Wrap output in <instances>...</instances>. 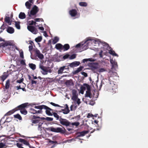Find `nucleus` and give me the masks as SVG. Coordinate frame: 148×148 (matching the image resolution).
<instances>
[{
  "label": "nucleus",
  "mask_w": 148,
  "mask_h": 148,
  "mask_svg": "<svg viewBox=\"0 0 148 148\" xmlns=\"http://www.w3.org/2000/svg\"><path fill=\"white\" fill-rule=\"evenodd\" d=\"M84 46L83 47V50L86 49L89 46H100L101 47L104 44L106 46L108 45L105 42H101L100 40L98 39H92L88 38L86 39L83 41Z\"/></svg>",
  "instance_id": "f257e3e1"
},
{
  "label": "nucleus",
  "mask_w": 148,
  "mask_h": 148,
  "mask_svg": "<svg viewBox=\"0 0 148 148\" xmlns=\"http://www.w3.org/2000/svg\"><path fill=\"white\" fill-rule=\"evenodd\" d=\"M95 59L92 58L88 59H85L83 60V63H85V62L87 61L94 62L95 61Z\"/></svg>",
  "instance_id": "cd10ccee"
},
{
  "label": "nucleus",
  "mask_w": 148,
  "mask_h": 148,
  "mask_svg": "<svg viewBox=\"0 0 148 148\" xmlns=\"http://www.w3.org/2000/svg\"><path fill=\"white\" fill-rule=\"evenodd\" d=\"M1 29H2V30H3L5 28V27L4 25V24H3L2 26L0 28Z\"/></svg>",
  "instance_id": "774afa93"
},
{
  "label": "nucleus",
  "mask_w": 148,
  "mask_h": 148,
  "mask_svg": "<svg viewBox=\"0 0 148 148\" xmlns=\"http://www.w3.org/2000/svg\"><path fill=\"white\" fill-rule=\"evenodd\" d=\"M53 115L57 119H58L59 118V116L58 115V114L56 113H53Z\"/></svg>",
  "instance_id": "4d7b16f0"
},
{
  "label": "nucleus",
  "mask_w": 148,
  "mask_h": 148,
  "mask_svg": "<svg viewBox=\"0 0 148 148\" xmlns=\"http://www.w3.org/2000/svg\"><path fill=\"white\" fill-rule=\"evenodd\" d=\"M33 117L34 119L32 121V122L33 123L36 124L38 123L39 122V121L40 119V118L39 117H37L36 118H35L34 116H33Z\"/></svg>",
  "instance_id": "bb28decb"
},
{
  "label": "nucleus",
  "mask_w": 148,
  "mask_h": 148,
  "mask_svg": "<svg viewBox=\"0 0 148 148\" xmlns=\"http://www.w3.org/2000/svg\"><path fill=\"white\" fill-rule=\"evenodd\" d=\"M75 141V138H72L71 139L67 140L65 142H68L69 143H71L72 141Z\"/></svg>",
  "instance_id": "8fccbe9b"
},
{
  "label": "nucleus",
  "mask_w": 148,
  "mask_h": 148,
  "mask_svg": "<svg viewBox=\"0 0 148 148\" xmlns=\"http://www.w3.org/2000/svg\"><path fill=\"white\" fill-rule=\"evenodd\" d=\"M28 103H25L21 104L18 107L20 110V112L22 114L26 115L27 113V111L24 108L26 107L28 105Z\"/></svg>",
  "instance_id": "423d86ee"
},
{
  "label": "nucleus",
  "mask_w": 148,
  "mask_h": 148,
  "mask_svg": "<svg viewBox=\"0 0 148 148\" xmlns=\"http://www.w3.org/2000/svg\"><path fill=\"white\" fill-rule=\"evenodd\" d=\"M70 16L74 19L78 18L79 16V14L78 13L77 11L75 9H72L69 12Z\"/></svg>",
  "instance_id": "39448f33"
},
{
  "label": "nucleus",
  "mask_w": 148,
  "mask_h": 148,
  "mask_svg": "<svg viewBox=\"0 0 148 148\" xmlns=\"http://www.w3.org/2000/svg\"><path fill=\"white\" fill-rule=\"evenodd\" d=\"M8 76L7 73H4L1 76V80L3 82L7 78Z\"/></svg>",
  "instance_id": "5701e85b"
},
{
  "label": "nucleus",
  "mask_w": 148,
  "mask_h": 148,
  "mask_svg": "<svg viewBox=\"0 0 148 148\" xmlns=\"http://www.w3.org/2000/svg\"><path fill=\"white\" fill-rule=\"evenodd\" d=\"M38 11V8L36 6H34L30 11V13L29 14V16L30 17L31 15H34Z\"/></svg>",
  "instance_id": "9d476101"
},
{
  "label": "nucleus",
  "mask_w": 148,
  "mask_h": 148,
  "mask_svg": "<svg viewBox=\"0 0 148 148\" xmlns=\"http://www.w3.org/2000/svg\"><path fill=\"white\" fill-rule=\"evenodd\" d=\"M25 84L23 83H22V86L21 89L23 91H26V90L25 88Z\"/></svg>",
  "instance_id": "de8ad7c7"
},
{
  "label": "nucleus",
  "mask_w": 148,
  "mask_h": 148,
  "mask_svg": "<svg viewBox=\"0 0 148 148\" xmlns=\"http://www.w3.org/2000/svg\"><path fill=\"white\" fill-rule=\"evenodd\" d=\"M81 74L82 75H84L85 77H86L87 76V74L84 72H82Z\"/></svg>",
  "instance_id": "680f3d73"
},
{
  "label": "nucleus",
  "mask_w": 148,
  "mask_h": 148,
  "mask_svg": "<svg viewBox=\"0 0 148 148\" xmlns=\"http://www.w3.org/2000/svg\"><path fill=\"white\" fill-rule=\"evenodd\" d=\"M65 84L66 86L69 87L73 85V82L71 80L67 81Z\"/></svg>",
  "instance_id": "b1692460"
},
{
  "label": "nucleus",
  "mask_w": 148,
  "mask_h": 148,
  "mask_svg": "<svg viewBox=\"0 0 148 148\" xmlns=\"http://www.w3.org/2000/svg\"><path fill=\"white\" fill-rule=\"evenodd\" d=\"M29 66L33 70H35L36 68V65L32 63L29 64Z\"/></svg>",
  "instance_id": "4c0bfd02"
},
{
  "label": "nucleus",
  "mask_w": 148,
  "mask_h": 148,
  "mask_svg": "<svg viewBox=\"0 0 148 148\" xmlns=\"http://www.w3.org/2000/svg\"><path fill=\"white\" fill-rule=\"evenodd\" d=\"M19 17L21 19H24L25 18V15L24 13L21 12L19 14Z\"/></svg>",
  "instance_id": "2f4dec72"
},
{
  "label": "nucleus",
  "mask_w": 148,
  "mask_h": 148,
  "mask_svg": "<svg viewBox=\"0 0 148 148\" xmlns=\"http://www.w3.org/2000/svg\"><path fill=\"white\" fill-rule=\"evenodd\" d=\"M5 21L9 25H11L12 21L9 17H6L5 18Z\"/></svg>",
  "instance_id": "c85d7f7f"
},
{
  "label": "nucleus",
  "mask_w": 148,
  "mask_h": 148,
  "mask_svg": "<svg viewBox=\"0 0 148 148\" xmlns=\"http://www.w3.org/2000/svg\"><path fill=\"white\" fill-rule=\"evenodd\" d=\"M28 23L29 25H32L34 23H35V24L36 23V22H34L33 21H28Z\"/></svg>",
  "instance_id": "864d4df0"
},
{
  "label": "nucleus",
  "mask_w": 148,
  "mask_h": 148,
  "mask_svg": "<svg viewBox=\"0 0 148 148\" xmlns=\"http://www.w3.org/2000/svg\"><path fill=\"white\" fill-rule=\"evenodd\" d=\"M88 66L91 69L94 71L97 68V65L94 63H90L88 64Z\"/></svg>",
  "instance_id": "4468645a"
},
{
  "label": "nucleus",
  "mask_w": 148,
  "mask_h": 148,
  "mask_svg": "<svg viewBox=\"0 0 148 148\" xmlns=\"http://www.w3.org/2000/svg\"><path fill=\"white\" fill-rule=\"evenodd\" d=\"M35 21L36 22H38L40 21H42L43 20L42 18H36L35 19Z\"/></svg>",
  "instance_id": "603ef678"
},
{
  "label": "nucleus",
  "mask_w": 148,
  "mask_h": 148,
  "mask_svg": "<svg viewBox=\"0 0 148 148\" xmlns=\"http://www.w3.org/2000/svg\"><path fill=\"white\" fill-rule=\"evenodd\" d=\"M60 123L63 125L67 126L69 125V122L65 119H60Z\"/></svg>",
  "instance_id": "2eb2a0df"
},
{
  "label": "nucleus",
  "mask_w": 148,
  "mask_h": 148,
  "mask_svg": "<svg viewBox=\"0 0 148 148\" xmlns=\"http://www.w3.org/2000/svg\"><path fill=\"white\" fill-rule=\"evenodd\" d=\"M75 118L76 119L77 121H78L80 119V116L79 115L75 117Z\"/></svg>",
  "instance_id": "0e129e2a"
},
{
  "label": "nucleus",
  "mask_w": 148,
  "mask_h": 148,
  "mask_svg": "<svg viewBox=\"0 0 148 148\" xmlns=\"http://www.w3.org/2000/svg\"><path fill=\"white\" fill-rule=\"evenodd\" d=\"M69 45L68 44H65L64 46H63V48L64 49V51L68 50L69 48Z\"/></svg>",
  "instance_id": "a19ab883"
},
{
  "label": "nucleus",
  "mask_w": 148,
  "mask_h": 148,
  "mask_svg": "<svg viewBox=\"0 0 148 148\" xmlns=\"http://www.w3.org/2000/svg\"><path fill=\"white\" fill-rule=\"evenodd\" d=\"M84 46V44L83 41H82V42L76 45L74 47L76 48H79L81 46Z\"/></svg>",
  "instance_id": "72a5a7b5"
},
{
  "label": "nucleus",
  "mask_w": 148,
  "mask_h": 148,
  "mask_svg": "<svg viewBox=\"0 0 148 148\" xmlns=\"http://www.w3.org/2000/svg\"><path fill=\"white\" fill-rule=\"evenodd\" d=\"M12 120V119L11 118H7V119L5 121L6 122H9L10 121H11Z\"/></svg>",
  "instance_id": "338daca9"
},
{
  "label": "nucleus",
  "mask_w": 148,
  "mask_h": 148,
  "mask_svg": "<svg viewBox=\"0 0 148 148\" xmlns=\"http://www.w3.org/2000/svg\"><path fill=\"white\" fill-rule=\"evenodd\" d=\"M14 116L15 118H17L19 120H21L22 119V118L19 114H17L16 115H14Z\"/></svg>",
  "instance_id": "a18cd8bd"
},
{
  "label": "nucleus",
  "mask_w": 148,
  "mask_h": 148,
  "mask_svg": "<svg viewBox=\"0 0 148 148\" xmlns=\"http://www.w3.org/2000/svg\"><path fill=\"white\" fill-rule=\"evenodd\" d=\"M88 131H83L82 132L78 133L77 134V137H80L81 136H84L86 134H87Z\"/></svg>",
  "instance_id": "a211bd4d"
},
{
  "label": "nucleus",
  "mask_w": 148,
  "mask_h": 148,
  "mask_svg": "<svg viewBox=\"0 0 148 148\" xmlns=\"http://www.w3.org/2000/svg\"><path fill=\"white\" fill-rule=\"evenodd\" d=\"M46 119L48 121H51L53 120V119L51 117H47Z\"/></svg>",
  "instance_id": "052dcab7"
},
{
  "label": "nucleus",
  "mask_w": 148,
  "mask_h": 148,
  "mask_svg": "<svg viewBox=\"0 0 148 148\" xmlns=\"http://www.w3.org/2000/svg\"><path fill=\"white\" fill-rule=\"evenodd\" d=\"M79 123L78 122H73L72 123H71V125H75L76 126H77L78 125H79Z\"/></svg>",
  "instance_id": "09e8293b"
},
{
  "label": "nucleus",
  "mask_w": 148,
  "mask_h": 148,
  "mask_svg": "<svg viewBox=\"0 0 148 148\" xmlns=\"http://www.w3.org/2000/svg\"><path fill=\"white\" fill-rule=\"evenodd\" d=\"M110 62L112 65V68H115L117 67V63L115 60L111 59Z\"/></svg>",
  "instance_id": "f3484780"
},
{
  "label": "nucleus",
  "mask_w": 148,
  "mask_h": 148,
  "mask_svg": "<svg viewBox=\"0 0 148 148\" xmlns=\"http://www.w3.org/2000/svg\"><path fill=\"white\" fill-rule=\"evenodd\" d=\"M14 44V41L12 40L4 41L0 44V48L4 49L5 47L8 46H12Z\"/></svg>",
  "instance_id": "20e7f679"
},
{
  "label": "nucleus",
  "mask_w": 148,
  "mask_h": 148,
  "mask_svg": "<svg viewBox=\"0 0 148 148\" xmlns=\"http://www.w3.org/2000/svg\"><path fill=\"white\" fill-rule=\"evenodd\" d=\"M7 31L9 33L12 34L14 33V30L12 27H8L7 29Z\"/></svg>",
  "instance_id": "6ab92c4d"
},
{
  "label": "nucleus",
  "mask_w": 148,
  "mask_h": 148,
  "mask_svg": "<svg viewBox=\"0 0 148 148\" xmlns=\"http://www.w3.org/2000/svg\"><path fill=\"white\" fill-rule=\"evenodd\" d=\"M10 86V80H7L6 83L5 88L6 89L9 88Z\"/></svg>",
  "instance_id": "79ce46f5"
},
{
  "label": "nucleus",
  "mask_w": 148,
  "mask_h": 148,
  "mask_svg": "<svg viewBox=\"0 0 148 148\" xmlns=\"http://www.w3.org/2000/svg\"><path fill=\"white\" fill-rule=\"evenodd\" d=\"M32 4L29 1H27L25 3V5L27 9H30Z\"/></svg>",
  "instance_id": "473e14b6"
},
{
  "label": "nucleus",
  "mask_w": 148,
  "mask_h": 148,
  "mask_svg": "<svg viewBox=\"0 0 148 148\" xmlns=\"http://www.w3.org/2000/svg\"><path fill=\"white\" fill-rule=\"evenodd\" d=\"M90 86L88 84H85L83 86H82L80 87V89L83 90L84 91L85 90H87L88 88H89Z\"/></svg>",
  "instance_id": "a878e982"
},
{
  "label": "nucleus",
  "mask_w": 148,
  "mask_h": 148,
  "mask_svg": "<svg viewBox=\"0 0 148 148\" xmlns=\"http://www.w3.org/2000/svg\"><path fill=\"white\" fill-rule=\"evenodd\" d=\"M30 112L32 114H35L37 113H40L41 111L40 110H35L33 108H31L30 109Z\"/></svg>",
  "instance_id": "aec40b11"
},
{
  "label": "nucleus",
  "mask_w": 148,
  "mask_h": 148,
  "mask_svg": "<svg viewBox=\"0 0 148 148\" xmlns=\"http://www.w3.org/2000/svg\"><path fill=\"white\" fill-rule=\"evenodd\" d=\"M50 104L52 105H53V106H57V107H60V106L57 104H55L53 103V102H51L50 103Z\"/></svg>",
  "instance_id": "6e6d98bb"
},
{
  "label": "nucleus",
  "mask_w": 148,
  "mask_h": 148,
  "mask_svg": "<svg viewBox=\"0 0 148 148\" xmlns=\"http://www.w3.org/2000/svg\"><path fill=\"white\" fill-rule=\"evenodd\" d=\"M19 141L20 142L23 143L25 145L29 146V143L27 141L25 140L20 138L19 139ZM29 147H30V146H29Z\"/></svg>",
  "instance_id": "393cba45"
},
{
  "label": "nucleus",
  "mask_w": 148,
  "mask_h": 148,
  "mask_svg": "<svg viewBox=\"0 0 148 148\" xmlns=\"http://www.w3.org/2000/svg\"><path fill=\"white\" fill-rule=\"evenodd\" d=\"M17 108L12 110H11L10 111L8 112L5 115H9L14 113L17 110Z\"/></svg>",
  "instance_id": "7c9ffc66"
},
{
  "label": "nucleus",
  "mask_w": 148,
  "mask_h": 148,
  "mask_svg": "<svg viewBox=\"0 0 148 148\" xmlns=\"http://www.w3.org/2000/svg\"><path fill=\"white\" fill-rule=\"evenodd\" d=\"M76 56L75 54H73L69 56V59L71 60L74 59L76 58Z\"/></svg>",
  "instance_id": "49530a36"
},
{
  "label": "nucleus",
  "mask_w": 148,
  "mask_h": 148,
  "mask_svg": "<svg viewBox=\"0 0 148 148\" xmlns=\"http://www.w3.org/2000/svg\"><path fill=\"white\" fill-rule=\"evenodd\" d=\"M41 69L40 72L43 75H47L48 73H51L52 70L49 67L44 66L40 64V68Z\"/></svg>",
  "instance_id": "f03ea898"
},
{
  "label": "nucleus",
  "mask_w": 148,
  "mask_h": 148,
  "mask_svg": "<svg viewBox=\"0 0 148 148\" xmlns=\"http://www.w3.org/2000/svg\"><path fill=\"white\" fill-rule=\"evenodd\" d=\"M55 47L56 49H62L63 48V46L60 43L56 44Z\"/></svg>",
  "instance_id": "f704fd0d"
},
{
  "label": "nucleus",
  "mask_w": 148,
  "mask_h": 148,
  "mask_svg": "<svg viewBox=\"0 0 148 148\" xmlns=\"http://www.w3.org/2000/svg\"><path fill=\"white\" fill-rule=\"evenodd\" d=\"M80 62L78 61H75L69 64V66L71 67H73L79 66L80 64Z\"/></svg>",
  "instance_id": "dca6fc26"
},
{
  "label": "nucleus",
  "mask_w": 148,
  "mask_h": 148,
  "mask_svg": "<svg viewBox=\"0 0 148 148\" xmlns=\"http://www.w3.org/2000/svg\"><path fill=\"white\" fill-rule=\"evenodd\" d=\"M59 40V38L57 37H55L53 39V42L55 44Z\"/></svg>",
  "instance_id": "e433bc0d"
},
{
  "label": "nucleus",
  "mask_w": 148,
  "mask_h": 148,
  "mask_svg": "<svg viewBox=\"0 0 148 148\" xmlns=\"http://www.w3.org/2000/svg\"><path fill=\"white\" fill-rule=\"evenodd\" d=\"M65 67V66H63L60 68L58 72V74H62L63 73Z\"/></svg>",
  "instance_id": "c756f323"
},
{
  "label": "nucleus",
  "mask_w": 148,
  "mask_h": 148,
  "mask_svg": "<svg viewBox=\"0 0 148 148\" xmlns=\"http://www.w3.org/2000/svg\"><path fill=\"white\" fill-rule=\"evenodd\" d=\"M106 44L108 45V46H106V45H104V44L102 46L104 47L105 48L106 47L108 48L107 49H108V52L110 54L114 56H116L117 57H118V55L115 53L114 51L110 47H109L108 45L106 43Z\"/></svg>",
  "instance_id": "1a4fd4ad"
},
{
  "label": "nucleus",
  "mask_w": 148,
  "mask_h": 148,
  "mask_svg": "<svg viewBox=\"0 0 148 148\" xmlns=\"http://www.w3.org/2000/svg\"><path fill=\"white\" fill-rule=\"evenodd\" d=\"M83 68V67L82 66H80L79 68H78L76 70L73 71L72 73L74 75L76 74L81 71Z\"/></svg>",
  "instance_id": "4be33fe9"
},
{
  "label": "nucleus",
  "mask_w": 148,
  "mask_h": 148,
  "mask_svg": "<svg viewBox=\"0 0 148 148\" xmlns=\"http://www.w3.org/2000/svg\"><path fill=\"white\" fill-rule=\"evenodd\" d=\"M98 71L100 73H103L106 71V70L103 68H100L98 70Z\"/></svg>",
  "instance_id": "37998d69"
},
{
  "label": "nucleus",
  "mask_w": 148,
  "mask_h": 148,
  "mask_svg": "<svg viewBox=\"0 0 148 148\" xmlns=\"http://www.w3.org/2000/svg\"><path fill=\"white\" fill-rule=\"evenodd\" d=\"M109 73L111 75V76H113V75H112V73H113L114 75H116V73H113L112 71H110L109 72Z\"/></svg>",
  "instance_id": "e2e57ef3"
},
{
  "label": "nucleus",
  "mask_w": 148,
  "mask_h": 148,
  "mask_svg": "<svg viewBox=\"0 0 148 148\" xmlns=\"http://www.w3.org/2000/svg\"><path fill=\"white\" fill-rule=\"evenodd\" d=\"M50 130L52 132H60L61 133H64L65 132V130L64 128L60 127L54 128L52 127L50 128Z\"/></svg>",
  "instance_id": "6e6552de"
},
{
  "label": "nucleus",
  "mask_w": 148,
  "mask_h": 148,
  "mask_svg": "<svg viewBox=\"0 0 148 148\" xmlns=\"http://www.w3.org/2000/svg\"><path fill=\"white\" fill-rule=\"evenodd\" d=\"M78 94L77 91L75 90H73L72 91V95L71 99L73 100H75L78 97Z\"/></svg>",
  "instance_id": "f8f14e48"
},
{
  "label": "nucleus",
  "mask_w": 148,
  "mask_h": 148,
  "mask_svg": "<svg viewBox=\"0 0 148 148\" xmlns=\"http://www.w3.org/2000/svg\"><path fill=\"white\" fill-rule=\"evenodd\" d=\"M79 5L81 6L86 7L87 5V3L86 2H81L79 3Z\"/></svg>",
  "instance_id": "c9c22d12"
},
{
  "label": "nucleus",
  "mask_w": 148,
  "mask_h": 148,
  "mask_svg": "<svg viewBox=\"0 0 148 148\" xmlns=\"http://www.w3.org/2000/svg\"><path fill=\"white\" fill-rule=\"evenodd\" d=\"M20 56L21 58H23L24 57L23 52L22 51L20 52Z\"/></svg>",
  "instance_id": "bf43d9fd"
},
{
  "label": "nucleus",
  "mask_w": 148,
  "mask_h": 148,
  "mask_svg": "<svg viewBox=\"0 0 148 148\" xmlns=\"http://www.w3.org/2000/svg\"><path fill=\"white\" fill-rule=\"evenodd\" d=\"M86 97H89L90 98H91L92 97L94 98H96V96H95V94H94V95H92L91 94L90 92V87H89V88H88L87 89V91H86Z\"/></svg>",
  "instance_id": "ddd939ff"
},
{
  "label": "nucleus",
  "mask_w": 148,
  "mask_h": 148,
  "mask_svg": "<svg viewBox=\"0 0 148 148\" xmlns=\"http://www.w3.org/2000/svg\"><path fill=\"white\" fill-rule=\"evenodd\" d=\"M5 144L2 143H0V148H2L5 146Z\"/></svg>",
  "instance_id": "69168bd1"
},
{
  "label": "nucleus",
  "mask_w": 148,
  "mask_h": 148,
  "mask_svg": "<svg viewBox=\"0 0 148 148\" xmlns=\"http://www.w3.org/2000/svg\"><path fill=\"white\" fill-rule=\"evenodd\" d=\"M42 40V37L41 36H39L35 39V40L36 42H39Z\"/></svg>",
  "instance_id": "ea45409f"
},
{
  "label": "nucleus",
  "mask_w": 148,
  "mask_h": 148,
  "mask_svg": "<svg viewBox=\"0 0 148 148\" xmlns=\"http://www.w3.org/2000/svg\"><path fill=\"white\" fill-rule=\"evenodd\" d=\"M22 86V83H21L20 85L17 86L16 87L17 90H18L19 89H21Z\"/></svg>",
  "instance_id": "3c124183"
},
{
  "label": "nucleus",
  "mask_w": 148,
  "mask_h": 148,
  "mask_svg": "<svg viewBox=\"0 0 148 148\" xmlns=\"http://www.w3.org/2000/svg\"><path fill=\"white\" fill-rule=\"evenodd\" d=\"M73 100L75 101L78 106H79L81 103L80 100L78 98L76 99L75 100Z\"/></svg>",
  "instance_id": "c03bdc74"
},
{
  "label": "nucleus",
  "mask_w": 148,
  "mask_h": 148,
  "mask_svg": "<svg viewBox=\"0 0 148 148\" xmlns=\"http://www.w3.org/2000/svg\"><path fill=\"white\" fill-rule=\"evenodd\" d=\"M62 110L64 114H66L68 113L69 112V110L67 105H66V108L63 109H62Z\"/></svg>",
  "instance_id": "412c9836"
},
{
  "label": "nucleus",
  "mask_w": 148,
  "mask_h": 148,
  "mask_svg": "<svg viewBox=\"0 0 148 148\" xmlns=\"http://www.w3.org/2000/svg\"><path fill=\"white\" fill-rule=\"evenodd\" d=\"M15 26L17 29H20V23L19 22H16L15 23Z\"/></svg>",
  "instance_id": "58836bf2"
},
{
  "label": "nucleus",
  "mask_w": 148,
  "mask_h": 148,
  "mask_svg": "<svg viewBox=\"0 0 148 148\" xmlns=\"http://www.w3.org/2000/svg\"><path fill=\"white\" fill-rule=\"evenodd\" d=\"M93 116H94V115L90 113H88L87 116V117L88 118L92 117Z\"/></svg>",
  "instance_id": "5fc2aeb1"
},
{
  "label": "nucleus",
  "mask_w": 148,
  "mask_h": 148,
  "mask_svg": "<svg viewBox=\"0 0 148 148\" xmlns=\"http://www.w3.org/2000/svg\"><path fill=\"white\" fill-rule=\"evenodd\" d=\"M35 51L37 56L41 60H40V63L39 64V67H40V64L43 65L42 64L44 62V61L42 60L44 58V56L41 53L39 50L36 49Z\"/></svg>",
  "instance_id": "0eeeda50"
},
{
  "label": "nucleus",
  "mask_w": 148,
  "mask_h": 148,
  "mask_svg": "<svg viewBox=\"0 0 148 148\" xmlns=\"http://www.w3.org/2000/svg\"><path fill=\"white\" fill-rule=\"evenodd\" d=\"M27 28L29 31L34 34H36L38 32L37 30L34 27L31 26H28Z\"/></svg>",
  "instance_id": "9b49d317"
},
{
  "label": "nucleus",
  "mask_w": 148,
  "mask_h": 148,
  "mask_svg": "<svg viewBox=\"0 0 148 148\" xmlns=\"http://www.w3.org/2000/svg\"><path fill=\"white\" fill-rule=\"evenodd\" d=\"M35 108L37 109L42 110L43 109H44L46 110L45 112L46 114L49 115H52V114L50 112V110L51 109L47 106L45 105H41L37 106H35L34 107Z\"/></svg>",
  "instance_id": "7ed1b4c3"
},
{
  "label": "nucleus",
  "mask_w": 148,
  "mask_h": 148,
  "mask_svg": "<svg viewBox=\"0 0 148 148\" xmlns=\"http://www.w3.org/2000/svg\"><path fill=\"white\" fill-rule=\"evenodd\" d=\"M69 56V55L67 54L64 56L63 57V58L64 59H65L68 58Z\"/></svg>",
  "instance_id": "13d9d810"
}]
</instances>
